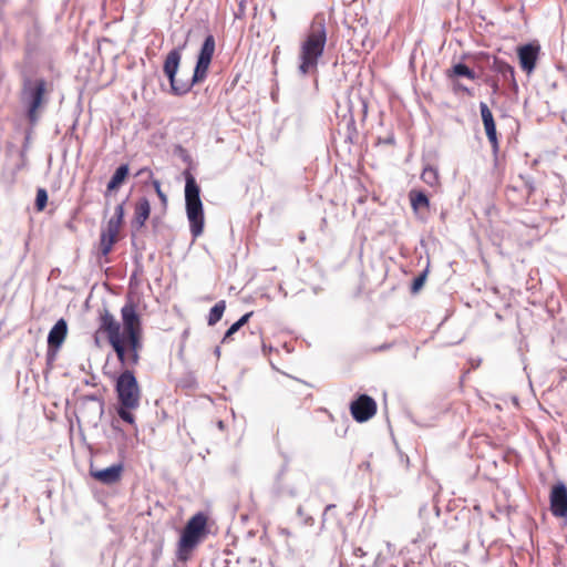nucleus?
I'll use <instances>...</instances> for the list:
<instances>
[{
  "label": "nucleus",
  "instance_id": "obj_1",
  "mask_svg": "<svg viewBox=\"0 0 567 567\" xmlns=\"http://www.w3.org/2000/svg\"><path fill=\"white\" fill-rule=\"evenodd\" d=\"M122 323L107 309L100 311L95 339L104 336L122 365H137L141 359L143 328L142 320L133 302L121 309Z\"/></svg>",
  "mask_w": 567,
  "mask_h": 567
},
{
  "label": "nucleus",
  "instance_id": "obj_2",
  "mask_svg": "<svg viewBox=\"0 0 567 567\" xmlns=\"http://www.w3.org/2000/svg\"><path fill=\"white\" fill-rule=\"evenodd\" d=\"M327 40L326 18L323 14H317L300 42L298 71L301 75L318 72L319 60L323 55Z\"/></svg>",
  "mask_w": 567,
  "mask_h": 567
},
{
  "label": "nucleus",
  "instance_id": "obj_3",
  "mask_svg": "<svg viewBox=\"0 0 567 567\" xmlns=\"http://www.w3.org/2000/svg\"><path fill=\"white\" fill-rule=\"evenodd\" d=\"M50 85L44 78L23 76L20 99L30 125H35L49 102Z\"/></svg>",
  "mask_w": 567,
  "mask_h": 567
},
{
  "label": "nucleus",
  "instance_id": "obj_4",
  "mask_svg": "<svg viewBox=\"0 0 567 567\" xmlns=\"http://www.w3.org/2000/svg\"><path fill=\"white\" fill-rule=\"evenodd\" d=\"M115 391L120 406L117 409L118 416L128 424L135 423V416L132 411L140 406L142 391L134 372L125 369L117 378Z\"/></svg>",
  "mask_w": 567,
  "mask_h": 567
},
{
  "label": "nucleus",
  "instance_id": "obj_5",
  "mask_svg": "<svg viewBox=\"0 0 567 567\" xmlns=\"http://www.w3.org/2000/svg\"><path fill=\"white\" fill-rule=\"evenodd\" d=\"M185 203L186 214L189 221L190 233L194 238L199 237L204 231V209L200 200V188L195 177L189 173H185Z\"/></svg>",
  "mask_w": 567,
  "mask_h": 567
},
{
  "label": "nucleus",
  "instance_id": "obj_6",
  "mask_svg": "<svg viewBox=\"0 0 567 567\" xmlns=\"http://www.w3.org/2000/svg\"><path fill=\"white\" fill-rule=\"evenodd\" d=\"M182 60V53L179 49H173L168 52L165 58L163 71L168 78L173 94L183 95L190 91L192 83L186 81H179L176 79V73L179 68Z\"/></svg>",
  "mask_w": 567,
  "mask_h": 567
},
{
  "label": "nucleus",
  "instance_id": "obj_7",
  "mask_svg": "<svg viewBox=\"0 0 567 567\" xmlns=\"http://www.w3.org/2000/svg\"><path fill=\"white\" fill-rule=\"evenodd\" d=\"M350 413L357 422H367L375 415L377 403L371 396L367 394H360L354 401L351 402Z\"/></svg>",
  "mask_w": 567,
  "mask_h": 567
},
{
  "label": "nucleus",
  "instance_id": "obj_8",
  "mask_svg": "<svg viewBox=\"0 0 567 567\" xmlns=\"http://www.w3.org/2000/svg\"><path fill=\"white\" fill-rule=\"evenodd\" d=\"M206 534H182L176 548V558L181 563L188 561Z\"/></svg>",
  "mask_w": 567,
  "mask_h": 567
},
{
  "label": "nucleus",
  "instance_id": "obj_9",
  "mask_svg": "<svg viewBox=\"0 0 567 567\" xmlns=\"http://www.w3.org/2000/svg\"><path fill=\"white\" fill-rule=\"evenodd\" d=\"M550 511L557 517L567 516V486L559 482L550 491Z\"/></svg>",
  "mask_w": 567,
  "mask_h": 567
},
{
  "label": "nucleus",
  "instance_id": "obj_10",
  "mask_svg": "<svg viewBox=\"0 0 567 567\" xmlns=\"http://www.w3.org/2000/svg\"><path fill=\"white\" fill-rule=\"evenodd\" d=\"M123 464H114L106 468H95L91 465L90 475L101 484L113 485L121 481L123 475Z\"/></svg>",
  "mask_w": 567,
  "mask_h": 567
},
{
  "label": "nucleus",
  "instance_id": "obj_11",
  "mask_svg": "<svg viewBox=\"0 0 567 567\" xmlns=\"http://www.w3.org/2000/svg\"><path fill=\"white\" fill-rule=\"evenodd\" d=\"M121 227L122 224L109 220L106 228L102 230L100 238V250L103 256H107L112 251L114 244L118 239Z\"/></svg>",
  "mask_w": 567,
  "mask_h": 567
},
{
  "label": "nucleus",
  "instance_id": "obj_12",
  "mask_svg": "<svg viewBox=\"0 0 567 567\" xmlns=\"http://www.w3.org/2000/svg\"><path fill=\"white\" fill-rule=\"evenodd\" d=\"M539 50V45L534 43L524 44L518 49L517 54L520 68L527 74H530L534 71L536 66V61L538 59Z\"/></svg>",
  "mask_w": 567,
  "mask_h": 567
},
{
  "label": "nucleus",
  "instance_id": "obj_13",
  "mask_svg": "<svg viewBox=\"0 0 567 567\" xmlns=\"http://www.w3.org/2000/svg\"><path fill=\"white\" fill-rule=\"evenodd\" d=\"M68 336V323L61 318L59 319L48 336V348L49 351H58L60 347L63 344L64 340Z\"/></svg>",
  "mask_w": 567,
  "mask_h": 567
},
{
  "label": "nucleus",
  "instance_id": "obj_14",
  "mask_svg": "<svg viewBox=\"0 0 567 567\" xmlns=\"http://www.w3.org/2000/svg\"><path fill=\"white\" fill-rule=\"evenodd\" d=\"M409 198L414 213L423 218L430 209V200L427 195L422 190L412 189L409 193Z\"/></svg>",
  "mask_w": 567,
  "mask_h": 567
},
{
  "label": "nucleus",
  "instance_id": "obj_15",
  "mask_svg": "<svg viewBox=\"0 0 567 567\" xmlns=\"http://www.w3.org/2000/svg\"><path fill=\"white\" fill-rule=\"evenodd\" d=\"M151 214V203L146 197H141L134 205L133 225L136 228L145 226Z\"/></svg>",
  "mask_w": 567,
  "mask_h": 567
},
{
  "label": "nucleus",
  "instance_id": "obj_16",
  "mask_svg": "<svg viewBox=\"0 0 567 567\" xmlns=\"http://www.w3.org/2000/svg\"><path fill=\"white\" fill-rule=\"evenodd\" d=\"M494 71H496L498 74H501V76L503 78L504 81L511 83L512 86L515 90H517L518 86H517V83L515 80V71L512 65H509L508 63H506L504 61L495 60L494 61Z\"/></svg>",
  "mask_w": 567,
  "mask_h": 567
},
{
  "label": "nucleus",
  "instance_id": "obj_17",
  "mask_svg": "<svg viewBox=\"0 0 567 567\" xmlns=\"http://www.w3.org/2000/svg\"><path fill=\"white\" fill-rule=\"evenodd\" d=\"M446 76L449 79L453 78H467L470 80L476 79V73L470 69L465 63H456L451 69L446 71Z\"/></svg>",
  "mask_w": 567,
  "mask_h": 567
},
{
  "label": "nucleus",
  "instance_id": "obj_18",
  "mask_svg": "<svg viewBox=\"0 0 567 567\" xmlns=\"http://www.w3.org/2000/svg\"><path fill=\"white\" fill-rule=\"evenodd\" d=\"M128 175V165L123 164L118 166L111 177L109 184H107V192H113L120 188V186L125 182L126 177Z\"/></svg>",
  "mask_w": 567,
  "mask_h": 567
},
{
  "label": "nucleus",
  "instance_id": "obj_19",
  "mask_svg": "<svg viewBox=\"0 0 567 567\" xmlns=\"http://www.w3.org/2000/svg\"><path fill=\"white\" fill-rule=\"evenodd\" d=\"M207 525V515L204 513L195 514L187 523L183 532H205Z\"/></svg>",
  "mask_w": 567,
  "mask_h": 567
},
{
  "label": "nucleus",
  "instance_id": "obj_20",
  "mask_svg": "<svg viewBox=\"0 0 567 567\" xmlns=\"http://www.w3.org/2000/svg\"><path fill=\"white\" fill-rule=\"evenodd\" d=\"M215 52V39L212 34L207 35L200 48L198 60L212 62Z\"/></svg>",
  "mask_w": 567,
  "mask_h": 567
},
{
  "label": "nucleus",
  "instance_id": "obj_21",
  "mask_svg": "<svg viewBox=\"0 0 567 567\" xmlns=\"http://www.w3.org/2000/svg\"><path fill=\"white\" fill-rule=\"evenodd\" d=\"M210 62L197 60L194 74L190 80H186V82H190L192 86L196 83H199L205 80L207 76L208 68Z\"/></svg>",
  "mask_w": 567,
  "mask_h": 567
},
{
  "label": "nucleus",
  "instance_id": "obj_22",
  "mask_svg": "<svg viewBox=\"0 0 567 567\" xmlns=\"http://www.w3.org/2000/svg\"><path fill=\"white\" fill-rule=\"evenodd\" d=\"M252 311L245 313L239 320H237L235 323H233L229 329L226 331L223 343H227L231 340V337L234 333H236L241 327H244L252 316Z\"/></svg>",
  "mask_w": 567,
  "mask_h": 567
},
{
  "label": "nucleus",
  "instance_id": "obj_23",
  "mask_svg": "<svg viewBox=\"0 0 567 567\" xmlns=\"http://www.w3.org/2000/svg\"><path fill=\"white\" fill-rule=\"evenodd\" d=\"M226 310V301H218L209 311L207 323L208 326H215L224 316Z\"/></svg>",
  "mask_w": 567,
  "mask_h": 567
},
{
  "label": "nucleus",
  "instance_id": "obj_24",
  "mask_svg": "<svg viewBox=\"0 0 567 567\" xmlns=\"http://www.w3.org/2000/svg\"><path fill=\"white\" fill-rule=\"evenodd\" d=\"M352 555L358 561H351L349 567H370L369 564L364 560L368 553L362 547H352Z\"/></svg>",
  "mask_w": 567,
  "mask_h": 567
},
{
  "label": "nucleus",
  "instance_id": "obj_25",
  "mask_svg": "<svg viewBox=\"0 0 567 567\" xmlns=\"http://www.w3.org/2000/svg\"><path fill=\"white\" fill-rule=\"evenodd\" d=\"M484 128H485L487 138H488L489 143L492 144L493 151L497 152L498 151V141H497L495 121L484 124Z\"/></svg>",
  "mask_w": 567,
  "mask_h": 567
},
{
  "label": "nucleus",
  "instance_id": "obj_26",
  "mask_svg": "<svg viewBox=\"0 0 567 567\" xmlns=\"http://www.w3.org/2000/svg\"><path fill=\"white\" fill-rule=\"evenodd\" d=\"M421 178L427 185L435 186L439 182L437 171L433 167H426L423 169Z\"/></svg>",
  "mask_w": 567,
  "mask_h": 567
},
{
  "label": "nucleus",
  "instance_id": "obj_27",
  "mask_svg": "<svg viewBox=\"0 0 567 567\" xmlns=\"http://www.w3.org/2000/svg\"><path fill=\"white\" fill-rule=\"evenodd\" d=\"M419 512H420V516L422 518H427L431 515H433L434 517H437L439 516V507H437L435 499L433 498L431 504L421 506Z\"/></svg>",
  "mask_w": 567,
  "mask_h": 567
},
{
  "label": "nucleus",
  "instance_id": "obj_28",
  "mask_svg": "<svg viewBox=\"0 0 567 567\" xmlns=\"http://www.w3.org/2000/svg\"><path fill=\"white\" fill-rule=\"evenodd\" d=\"M48 203V193L44 188H39L37 190V197H35V207L39 212H42Z\"/></svg>",
  "mask_w": 567,
  "mask_h": 567
},
{
  "label": "nucleus",
  "instance_id": "obj_29",
  "mask_svg": "<svg viewBox=\"0 0 567 567\" xmlns=\"http://www.w3.org/2000/svg\"><path fill=\"white\" fill-rule=\"evenodd\" d=\"M480 112H481L483 124L494 122L493 114L485 102L480 103Z\"/></svg>",
  "mask_w": 567,
  "mask_h": 567
},
{
  "label": "nucleus",
  "instance_id": "obj_30",
  "mask_svg": "<svg viewBox=\"0 0 567 567\" xmlns=\"http://www.w3.org/2000/svg\"><path fill=\"white\" fill-rule=\"evenodd\" d=\"M426 275H427V271L424 270L422 274H420L419 276H416L413 279V282H412V286H411V291L413 293H416L422 288V286L424 285Z\"/></svg>",
  "mask_w": 567,
  "mask_h": 567
},
{
  "label": "nucleus",
  "instance_id": "obj_31",
  "mask_svg": "<svg viewBox=\"0 0 567 567\" xmlns=\"http://www.w3.org/2000/svg\"><path fill=\"white\" fill-rule=\"evenodd\" d=\"M123 219H124V205L123 204H118L115 207L114 216L110 220L123 224Z\"/></svg>",
  "mask_w": 567,
  "mask_h": 567
},
{
  "label": "nucleus",
  "instance_id": "obj_32",
  "mask_svg": "<svg viewBox=\"0 0 567 567\" xmlns=\"http://www.w3.org/2000/svg\"><path fill=\"white\" fill-rule=\"evenodd\" d=\"M487 83L492 87L493 93L496 94L499 90L498 83L495 80H487Z\"/></svg>",
  "mask_w": 567,
  "mask_h": 567
},
{
  "label": "nucleus",
  "instance_id": "obj_33",
  "mask_svg": "<svg viewBox=\"0 0 567 567\" xmlns=\"http://www.w3.org/2000/svg\"><path fill=\"white\" fill-rule=\"evenodd\" d=\"M157 196L159 197V199L163 204L167 203V196L162 189H158Z\"/></svg>",
  "mask_w": 567,
  "mask_h": 567
},
{
  "label": "nucleus",
  "instance_id": "obj_34",
  "mask_svg": "<svg viewBox=\"0 0 567 567\" xmlns=\"http://www.w3.org/2000/svg\"><path fill=\"white\" fill-rule=\"evenodd\" d=\"M455 89H457V90H462V91H463V92H465L467 95H473V92H472L468 87H466V86H464V85H462V84H457V85L455 86Z\"/></svg>",
  "mask_w": 567,
  "mask_h": 567
},
{
  "label": "nucleus",
  "instance_id": "obj_35",
  "mask_svg": "<svg viewBox=\"0 0 567 567\" xmlns=\"http://www.w3.org/2000/svg\"><path fill=\"white\" fill-rule=\"evenodd\" d=\"M153 186L156 193L158 192V189H162L161 182L157 179L153 181Z\"/></svg>",
  "mask_w": 567,
  "mask_h": 567
}]
</instances>
